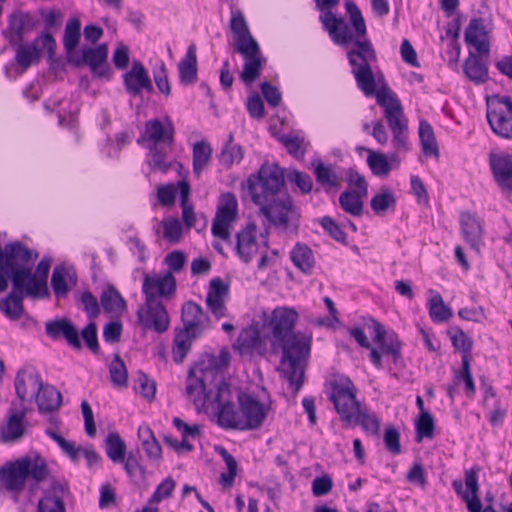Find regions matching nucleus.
<instances>
[{"label": "nucleus", "mask_w": 512, "mask_h": 512, "mask_svg": "<svg viewBox=\"0 0 512 512\" xmlns=\"http://www.w3.org/2000/svg\"><path fill=\"white\" fill-rule=\"evenodd\" d=\"M367 164L376 176H387L391 171L388 158L382 152L368 150Z\"/></svg>", "instance_id": "5fc2aeb1"}, {"label": "nucleus", "mask_w": 512, "mask_h": 512, "mask_svg": "<svg viewBox=\"0 0 512 512\" xmlns=\"http://www.w3.org/2000/svg\"><path fill=\"white\" fill-rule=\"evenodd\" d=\"M487 120L495 134L507 139L512 138V116H508L501 108H488Z\"/></svg>", "instance_id": "4c0bfd02"}, {"label": "nucleus", "mask_w": 512, "mask_h": 512, "mask_svg": "<svg viewBox=\"0 0 512 512\" xmlns=\"http://www.w3.org/2000/svg\"><path fill=\"white\" fill-rule=\"evenodd\" d=\"M374 95L376 96L377 103L385 111V118L391 131L407 127V122L403 116L402 105L397 95L390 90L384 80L379 89H375Z\"/></svg>", "instance_id": "2eb2a0df"}, {"label": "nucleus", "mask_w": 512, "mask_h": 512, "mask_svg": "<svg viewBox=\"0 0 512 512\" xmlns=\"http://www.w3.org/2000/svg\"><path fill=\"white\" fill-rule=\"evenodd\" d=\"M243 149L240 145H225L220 154V162L227 168L238 164L243 159Z\"/></svg>", "instance_id": "0e129e2a"}, {"label": "nucleus", "mask_w": 512, "mask_h": 512, "mask_svg": "<svg viewBox=\"0 0 512 512\" xmlns=\"http://www.w3.org/2000/svg\"><path fill=\"white\" fill-rule=\"evenodd\" d=\"M101 305L107 313H123L127 309L126 301L112 285L103 290L100 296Z\"/></svg>", "instance_id": "a19ab883"}, {"label": "nucleus", "mask_w": 512, "mask_h": 512, "mask_svg": "<svg viewBox=\"0 0 512 512\" xmlns=\"http://www.w3.org/2000/svg\"><path fill=\"white\" fill-rule=\"evenodd\" d=\"M298 317L299 315L294 308L285 306L275 308L266 324L267 329L270 331V344L273 345L281 339L296 333L295 325Z\"/></svg>", "instance_id": "9b49d317"}, {"label": "nucleus", "mask_w": 512, "mask_h": 512, "mask_svg": "<svg viewBox=\"0 0 512 512\" xmlns=\"http://www.w3.org/2000/svg\"><path fill=\"white\" fill-rule=\"evenodd\" d=\"M45 332L46 335L53 340L65 339L68 345L76 350L82 348L79 331L68 318H58L47 321L45 324Z\"/></svg>", "instance_id": "5701e85b"}, {"label": "nucleus", "mask_w": 512, "mask_h": 512, "mask_svg": "<svg viewBox=\"0 0 512 512\" xmlns=\"http://www.w3.org/2000/svg\"><path fill=\"white\" fill-rule=\"evenodd\" d=\"M65 481L53 479L50 487L44 491L37 505V512H65L64 496L68 492Z\"/></svg>", "instance_id": "bb28decb"}, {"label": "nucleus", "mask_w": 512, "mask_h": 512, "mask_svg": "<svg viewBox=\"0 0 512 512\" xmlns=\"http://www.w3.org/2000/svg\"><path fill=\"white\" fill-rule=\"evenodd\" d=\"M329 399L343 422H355L360 403L356 398V388L348 377L341 376L330 382Z\"/></svg>", "instance_id": "6e6552de"}, {"label": "nucleus", "mask_w": 512, "mask_h": 512, "mask_svg": "<svg viewBox=\"0 0 512 512\" xmlns=\"http://www.w3.org/2000/svg\"><path fill=\"white\" fill-rule=\"evenodd\" d=\"M174 133V125L169 118L166 119V124H163L160 119L154 118L145 123V133L142 138L138 139V143L148 140L152 143L151 146H158L160 143L171 145L174 142Z\"/></svg>", "instance_id": "c85d7f7f"}, {"label": "nucleus", "mask_w": 512, "mask_h": 512, "mask_svg": "<svg viewBox=\"0 0 512 512\" xmlns=\"http://www.w3.org/2000/svg\"><path fill=\"white\" fill-rule=\"evenodd\" d=\"M460 227L464 240L470 248L480 254L484 245V222L476 213L465 211L460 213Z\"/></svg>", "instance_id": "aec40b11"}, {"label": "nucleus", "mask_w": 512, "mask_h": 512, "mask_svg": "<svg viewBox=\"0 0 512 512\" xmlns=\"http://www.w3.org/2000/svg\"><path fill=\"white\" fill-rule=\"evenodd\" d=\"M41 45L48 53V61L50 62L51 69L57 70L62 62L60 59L55 58L57 43L55 38L50 33L41 35Z\"/></svg>", "instance_id": "774afa93"}, {"label": "nucleus", "mask_w": 512, "mask_h": 512, "mask_svg": "<svg viewBox=\"0 0 512 512\" xmlns=\"http://www.w3.org/2000/svg\"><path fill=\"white\" fill-rule=\"evenodd\" d=\"M24 413L14 414L10 417L7 427L2 431V439L4 442L16 441L24 434L23 427Z\"/></svg>", "instance_id": "13d9d810"}, {"label": "nucleus", "mask_w": 512, "mask_h": 512, "mask_svg": "<svg viewBox=\"0 0 512 512\" xmlns=\"http://www.w3.org/2000/svg\"><path fill=\"white\" fill-rule=\"evenodd\" d=\"M123 85L126 92L133 96H141L143 91L152 93L154 90L152 81L144 65L135 60L132 67L123 75Z\"/></svg>", "instance_id": "412c9836"}, {"label": "nucleus", "mask_w": 512, "mask_h": 512, "mask_svg": "<svg viewBox=\"0 0 512 512\" xmlns=\"http://www.w3.org/2000/svg\"><path fill=\"white\" fill-rule=\"evenodd\" d=\"M285 180L295 185L302 194L313 190V181L306 172L285 170L278 163H263L257 174L247 179V188L260 213L277 229L297 233L300 214L286 191Z\"/></svg>", "instance_id": "f257e3e1"}, {"label": "nucleus", "mask_w": 512, "mask_h": 512, "mask_svg": "<svg viewBox=\"0 0 512 512\" xmlns=\"http://www.w3.org/2000/svg\"><path fill=\"white\" fill-rule=\"evenodd\" d=\"M127 446L118 432H110L105 439L107 457L114 464H120L126 456Z\"/></svg>", "instance_id": "c03bdc74"}, {"label": "nucleus", "mask_w": 512, "mask_h": 512, "mask_svg": "<svg viewBox=\"0 0 512 512\" xmlns=\"http://www.w3.org/2000/svg\"><path fill=\"white\" fill-rule=\"evenodd\" d=\"M3 251V274L13 283L14 275L21 269H27L32 259V250L19 241L7 243Z\"/></svg>", "instance_id": "a211bd4d"}, {"label": "nucleus", "mask_w": 512, "mask_h": 512, "mask_svg": "<svg viewBox=\"0 0 512 512\" xmlns=\"http://www.w3.org/2000/svg\"><path fill=\"white\" fill-rule=\"evenodd\" d=\"M35 400L40 413H51L62 404V394L54 386L42 381V388L37 391Z\"/></svg>", "instance_id": "f704fd0d"}, {"label": "nucleus", "mask_w": 512, "mask_h": 512, "mask_svg": "<svg viewBox=\"0 0 512 512\" xmlns=\"http://www.w3.org/2000/svg\"><path fill=\"white\" fill-rule=\"evenodd\" d=\"M181 318L184 325L183 330L194 337L200 336L210 326L209 316L199 304L193 301H188L182 306Z\"/></svg>", "instance_id": "393cba45"}, {"label": "nucleus", "mask_w": 512, "mask_h": 512, "mask_svg": "<svg viewBox=\"0 0 512 512\" xmlns=\"http://www.w3.org/2000/svg\"><path fill=\"white\" fill-rule=\"evenodd\" d=\"M46 434L59 445L63 453L67 455L72 462L78 463L80 455H82L90 470L98 467L102 463V457L95 450L93 445L90 444L85 447L76 446L73 441L66 440L53 429H47Z\"/></svg>", "instance_id": "dca6fc26"}, {"label": "nucleus", "mask_w": 512, "mask_h": 512, "mask_svg": "<svg viewBox=\"0 0 512 512\" xmlns=\"http://www.w3.org/2000/svg\"><path fill=\"white\" fill-rule=\"evenodd\" d=\"M196 337L186 330L179 331L174 338L172 357L175 363H182L191 348L192 340Z\"/></svg>", "instance_id": "3c124183"}, {"label": "nucleus", "mask_w": 512, "mask_h": 512, "mask_svg": "<svg viewBox=\"0 0 512 512\" xmlns=\"http://www.w3.org/2000/svg\"><path fill=\"white\" fill-rule=\"evenodd\" d=\"M366 196L356 191H344L340 194L339 204L346 213L360 217L363 214L362 198Z\"/></svg>", "instance_id": "de8ad7c7"}, {"label": "nucleus", "mask_w": 512, "mask_h": 512, "mask_svg": "<svg viewBox=\"0 0 512 512\" xmlns=\"http://www.w3.org/2000/svg\"><path fill=\"white\" fill-rule=\"evenodd\" d=\"M138 437L141 440L142 447L147 457L153 461H161L162 448L149 426H140L138 428Z\"/></svg>", "instance_id": "79ce46f5"}, {"label": "nucleus", "mask_w": 512, "mask_h": 512, "mask_svg": "<svg viewBox=\"0 0 512 512\" xmlns=\"http://www.w3.org/2000/svg\"><path fill=\"white\" fill-rule=\"evenodd\" d=\"M361 425L364 431L373 435H378L380 431V420L374 413H370L367 409L362 410L361 407L355 413V422L352 425ZM351 426V424H349Z\"/></svg>", "instance_id": "864d4df0"}, {"label": "nucleus", "mask_w": 512, "mask_h": 512, "mask_svg": "<svg viewBox=\"0 0 512 512\" xmlns=\"http://www.w3.org/2000/svg\"><path fill=\"white\" fill-rule=\"evenodd\" d=\"M419 138L423 154L425 156H434L438 158L440 152L435 133L430 123L426 120L420 121Z\"/></svg>", "instance_id": "37998d69"}, {"label": "nucleus", "mask_w": 512, "mask_h": 512, "mask_svg": "<svg viewBox=\"0 0 512 512\" xmlns=\"http://www.w3.org/2000/svg\"><path fill=\"white\" fill-rule=\"evenodd\" d=\"M280 141L287 149L288 153L295 158H302L306 153L304 148V139L299 136L284 135Z\"/></svg>", "instance_id": "338daca9"}, {"label": "nucleus", "mask_w": 512, "mask_h": 512, "mask_svg": "<svg viewBox=\"0 0 512 512\" xmlns=\"http://www.w3.org/2000/svg\"><path fill=\"white\" fill-rule=\"evenodd\" d=\"M317 10L321 12L319 21L331 40L336 45H347L353 39V33L343 17L336 16L332 9L339 5L340 0H314Z\"/></svg>", "instance_id": "9d476101"}, {"label": "nucleus", "mask_w": 512, "mask_h": 512, "mask_svg": "<svg viewBox=\"0 0 512 512\" xmlns=\"http://www.w3.org/2000/svg\"><path fill=\"white\" fill-rule=\"evenodd\" d=\"M228 394L219 396L215 399V396L210 401L211 404H217V417L220 426L226 429H237L241 431L240 424V410L236 411L234 404L228 400Z\"/></svg>", "instance_id": "7c9ffc66"}, {"label": "nucleus", "mask_w": 512, "mask_h": 512, "mask_svg": "<svg viewBox=\"0 0 512 512\" xmlns=\"http://www.w3.org/2000/svg\"><path fill=\"white\" fill-rule=\"evenodd\" d=\"M212 158V147L205 141L196 142L193 146V173L199 178Z\"/></svg>", "instance_id": "a18cd8bd"}, {"label": "nucleus", "mask_w": 512, "mask_h": 512, "mask_svg": "<svg viewBox=\"0 0 512 512\" xmlns=\"http://www.w3.org/2000/svg\"><path fill=\"white\" fill-rule=\"evenodd\" d=\"M77 283L75 274H70L64 267L56 266L52 272L51 286L57 298H65Z\"/></svg>", "instance_id": "e433bc0d"}, {"label": "nucleus", "mask_w": 512, "mask_h": 512, "mask_svg": "<svg viewBox=\"0 0 512 512\" xmlns=\"http://www.w3.org/2000/svg\"><path fill=\"white\" fill-rule=\"evenodd\" d=\"M371 209L377 215L384 214L389 208H395L396 198L394 194L388 190L383 189L381 193L376 194L370 201Z\"/></svg>", "instance_id": "6e6d98bb"}, {"label": "nucleus", "mask_w": 512, "mask_h": 512, "mask_svg": "<svg viewBox=\"0 0 512 512\" xmlns=\"http://www.w3.org/2000/svg\"><path fill=\"white\" fill-rule=\"evenodd\" d=\"M179 81L184 85H192L197 81V47L190 44L185 56L178 63Z\"/></svg>", "instance_id": "72a5a7b5"}, {"label": "nucleus", "mask_w": 512, "mask_h": 512, "mask_svg": "<svg viewBox=\"0 0 512 512\" xmlns=\"http://www.w3.org/2000/svg\"><path fill=\"white\" fill-rule=\"evenodd\" d=\"M290 259L294 266L305 275H311L315 267V257L312 249L301 242H297L290 252Z\"/></svg>", "instance_id": "c9c22d12"}, {"label": "nucleus", "mask_w": 512, "mask_h": 512, "mask_svg": "<svg viewBox=\"0 0 512 512\" xmlns=\"http://www.w3.org/2000/svg\"><path fill=\"white\" fill-rule=\"evenodd\" d=\"M50 267L51 261L43 258L38 263L34 274L28 266L27 269H21L14 275L12 291L0 300V310L8 318L17 320L22 316L25 297L42 299L49 296L47 280Z\"/></svg>", "instance_id": "20e7f679"}, {"label": "nucleus", "mask_w": 512, "mask_h": 512, "mask_svg": "<svg viewBox=\"0 0 512 512\" xmlns=\"http://www.w3.org/2000/svg\"><path fill=\"white\" fill-rule=\"evenodd\" d=\"M490 168L495 182L505 193H512V156L510 154H490Z\"/></svg>", "instance_id": "cd10ccee"}, {"label": "nucleus", "mask_w": 512, "mask_h": 512, "mask_svg": "<svg viewBox=\"0 0 512 512\" xmlns=\"http://www.w3.org/2000/svg\"><path fill=\"white\" fill-rule=\"evenodd\" d=\"M38 24L39 20L30 12L15 10L10 14L8 25L3 30L2 35L14 47L16 44L22 43L25 35L32 32Z\"/></svg>", "instance_id": "f3484780"}, {"label": "nucleus", "mask_w": 512, "mask_h": 512, "mask_svg": "<svg viewBox=\"0 0 512 512\" xmlns=\"http://www.w3.org/2000/svg\"><path fill=\"white\" fill-rule=\"evenodd\" d=\"M238 212L236 196L226 192L221 196V203L218 206L213 219L212 234L224 241L230 240V224L235 221Z\"/></svg>", "instance_id": "ddd939ff"}, {"label": "nucleus", "mask_w": 512, "mask_h": 512, "mask_svg": "<svg viewBox=\"0 0 512 512\" xmlns=\"http://www.w3.org/2000/svg\"><path fill=\"white\" fill-rule=\"evenodd\" d=\"M463 70L465 75L475 84H482L488 79L487 65L472 52L465 60Z\"/></svg>", "instance_id": "ea45409f"}, {"label": "nucleus", "mask_w": 512, "mask_h": 512, "mask_svg": "<svg viewBox=\"0 0 512 512\" xmlns=\"http://www.w3.org/2000/svg\"><path fill=\"white\" fill-rule=\"evenodd\" d=\"M479 467H472L470 470L465 472V485L467 491L463 490V483L461 480H454L452 485L458 496H461L467 503V509L469 512H480L481 511V500L479 498V484H478V473Z\"/></svg>", "instance_id": "4be33fe9"}, {"label": "nucleus", "mask_w": 512, "mask_h": 512, "mask_svg": "<svg viewBox=\"0 0 512 512\" xmlns=\"http://www.w3.org/2000/svg\"><path fill=\"white\" fill-rule=\"evenodd\" d=\"M215 451L223 458L227 465L228 472L221 474V482L225 486H232L237 475V461L223 446H216Z\"/></svg>", "instance_id": "4d7b16f0"}, {"label": "nucleus", "mask_w": 512, "mask_h": 512, "mask_svg": "<svg viewBox=\"0 0 512 512\" xmlns=\"http://www.w3.org/2000/svg\"><path fill=\"white\" fill-rule=\"evenodd\" d=\"M257 226L249 223L236 234V253L244 263H249L258 251Z\"/></svg>", "instance_id": "c756f323"}, {"label": "nucleus", "mask_w": 512, "mask_h": 512, "mask_svg": "<svg viewBox=\"0 0 512 512\" xmlns=\"http://www.w3.org/2000/svg\"><path fill=\"white\" fill-rule=\"evenodd\" d=\"M238 404L241 431L260 428L266 419L267 408L256 397L246 393H239Z\"/></svg>", "instance_id": "4468645a"}, {"label": "nucleus", "mask_w": 512, "mask_h": 512, "mask_svg": "<svg viewBox=\"0 0 512 512\" xmlns=\"http://www.w3.org/2000/svg\"><path fill=\"white\" fill-rule=\"evenodd\" d=\"M42 378L32 366H24L17 371L14 386L17 397L22 401H32L39 388H42Z\"/></svg>", "instance_id": "6ab92c4d"}, {"label": "nucleus", "mask_w": 512, "mask_h": 512, "mask_svg": "<svg viewBox=\"0 0 512 512\" xmlns=\"http://www.w3.org/2000/svg\"><path fill=\"white\" fill-rule=\"evenodd\" d=\"M230 29L234 34V50H237V48L241 46H249L251 42L258 43L257 40L252 36L244 14L240 10H232Z\"/></svg>", "instance_id": "473e14b6"}, {"label": "nucleus", "mask_w": 512, "mask_h": 512, "mask_svg": "<svg viewBox=\"0 0 512 512\" xmlns=\"http://www.w3.org/2000/svg\"><path fill=\"white\" fill-rule=\"evenodd\" d=\"M371 330L370 334L372 340L376 343L380 350L372 347L370 350V361L377 368L382 369V354L391 356L395 364L401 359V348L402 343L398 338V335L393 331H386L383 325L371 319V325H368Z\"/></svg>", "instance_id": "1a4fd4ad"}, {"label": "nucleus", "mask_w": 512, "mask_h": 512, "mask_svg": "<svg viewBox=\"0 0 512 512\" xmlns=\"http://www.w3.org/2000/svg\"><path fill=\"white\" fill-rule=\"evenodd\" d=\"M418 441L422 438L431 439L434 436V419L430 413H420L415 423Z\"/></svg>", "instance_id": "e2e57ef3"}, {"label": "nucleus", "mask_w": 512, "mask_h": 512, "mask_svg": "<svg viewBox=\"0 0 512 512\" xmlns=\"http://www.w3.org/2000/svg\"><path fill=\"white\" fill-rule=\"evenodd\" d=\"M46 460L39 454L26 455L13 462H8L0 469V481L6 490L19 493L24 490L26 480L42 482L48 476Z\"/></svg>", "instance_id": "423d86ee"}, {"label": "nucleus", "mask_w": 512, "mask_h": 512, "mask_svg": "<svg viewBox=\"0 0 512 512\" xmlns=\"http://www.w3.org/2000/svg\"><path fill=\"white\" fill-rule=\"evenodd\" d=\"M230 352L221 349L219 355L205 353L189 369L186 384V395L195 405H205L215 396L229 393V384L223 376V369L229 365Z\"/></svg>", "instance_id": "f03ea898"}, {"label": "nucleus", "mask_w": 512, "mask_h": 512, "mask_svg": "<svg viewBox=\"0 0 512 512\" xmlns=\"http://www.w3.org/2000/svg\"><path fill=\"white\" fill-rule=\"evenodd\" d=\"M176 289V279L171 271L144 276L142 293L145 296V302L137 311V320L143 329L154 330L157 333L168 330L170 324L168 312L157 298L173 297Z\"/></svg>", "instance_id": "7ed1b4c3"}, {"label": "nucleus", "mask_w": 512, "mask_h": 512, "mask_svg": "<svg viewBox=\"0 0 512 512\" xmlns=\"http://www.w3.org/2000/svg\"><path fill=\"white\" fill-rule=\"evenodd\" d=\"M362 37L354 38L351 42L355 48L347 52V59L351 66V72L356 80L357 87L365 96H372L375 93L376 79L371 68V62L377 60L375 49L368 39Z\"/></svg>", "instance_id": "0eeeda50"}, {"label": "nucleus", "mask_w": 512, "mask_h": 512, "mask_svg": "<svg viewBox=\"0 0 512 512\" xmlns=\"http://www.w3.org/2000/svg\"><path fill=\"white\" fill-rule=\"evenodd\" d=\"M447 333L450 336L453 347L462 352V360L464 357L469 358L473 346L472 339L457 326L451 327Z\"/></svg>", "instance_id": "603ef678"}, {"label": "nucleus", "mask_w": 512, "mask_h": 512, "mask_svg": "<svg viewBox=\"0 0 512 512\" xmlns=\"http://www.w3.org/2000/svg\"><path fill=\"white\" fill-rule=\"evenodd\" d=\"M260 343V336L257 330L244 329L236 340V346L241 353L255 349Z\"/></svg>", "instance_id": "680f3d73"}, {"label": "nucleus", "mask_w": 512, "mask_h": 512, "mask_svg": "<svg viewBox=\"0 0 512 512\" xmlns=\"http://www.w3.org/2000/svg\"><path fill=\"white\" fill-rule=\"evenodd\" d=\"M41 42V36L37 37L32 43L16 44L15 47V61L23 69H28L32 64H38L40 62V49L37 46L38 42Z\"/></svg>", "instance_id": "58836bf2"}, {"label": "nucleus", "mask_w": 512, "mask_h": 512, "mask_svg": "<svg viewBox=\"0 0 512 512\" xmlns=\"http://www.w3.org/2000/svg\"><path fill=\"white\" fill-rule=\"evenodd\" d=\"M81 37V22L78 18L74 17L68 20L65 26L63 45L68 55H72Z\"/></svg>", "instance_id": "09e8293b"}, {"label": "nucleus", "mask_w": 512, "mask_h": 512, "mask_svg": "<svg viewBox=\"0 0 512 512\" xmlns=\"http://www.w3.org/2000/svg\"><path fill=\"white\" fill-rule=\"evenodd\" d=\"M465 41L468 45L473 46L481 56L489 55L490 44L482 18L471 19L465 30Z\"/></svg>", "instance_id": "2f4dec72"}, {"label": "nucleus", "mask_w": 512, "mask_h": 512, "mask_svg": "<svg viewBox=\"0 0 512 512\" xmlns=\"http://www.w3.org/2000/svg\"><path fill=\"white\" fill-rule=\"evenodd\" d=\"M345 8L349 15L350 22L355 29L357 37H365L367 28L362 13L356 3L352 0H346Z\"/></svg>", "instance_id": "bf43d9fd"}, {"label": "nucleus", "mask_w": 512, "mask_h": 512, "mask_svg": "<svg viewBox=\"0 0 512 512\" xmlns=\"http://www.w3.org/2000/svg\"><path fill=\"white\" fill-rule=\"evenodd\" d=\"M111 382L114 386L125 387L127 386V369L124 361L119 354H115L109 367Z\"/></svg>", "instance_id": "052dcab7"}, {"label": "nucleus", "mask_w": 512, "mask_h": 512, "mask_svg": "<svg viewBox=\"0 0 512 512\" xmlns=\"http://www.w3.org/2000/svg\"><path fill=\"white\" fill-rule=\"evenodd\" d=\"M108 46L102 43L95 48L83 49L82 57L75 58L73 55L67 56V61L76 67L86 64L90 67L94 76L98 78H111V68L107 63Z\"/></svg>", "instance_id": "f8f14e48"}, {"label": "nucleus", "mask_w": 512, "mask_h": 512, "mask_svg": "<svg viewBox=\"0 0 512 512\" xmlns=\"http://www.w3.org/2000/svg\"><path fill=\"white\" fill-rule=\"evenodd\" d=\"M429 316L436 323L446 322L453 316L452 309L444 303L439 293L429 300Z\"/></svg>", "instance_id": "8fccbe9b"}, {"label": "nucleus", "mask_w": 512, "mask_h": 512, "mask_svg": "<svg viewBox=\"0 0 512 512\" xmlns=\"http://www.w3.org/2000/svg\"><path fill=\"white\" fill-rule=\"evenodd\" d=\"M244 57L243 70L240 74L241 80L249 85L257 80L262 69V55L258 43H250L249 46L239 47L235 50Z\"/></svg>", "instance_id": "b1692460"}, {"label": "nucleus", "mask_w": 512, "mask_h": 512, "mask_svg": "<svg viewBox=\"0 0 512 512\" xmlns=\"http://www.w3.org/2000/svg\"><path fill=\"white\" fill-rule=\"evenodd\" d=\"M314 174L317 183L326 191L340 187V179L332 166H326L319 161L317 164H314Z\"/></svg>", "instance_id": "49530a36"}, {"label": "nucleus", "mask_w": 512, "mask_h": 512, "mask_svg": "<svg viewBox=\"0 0 512 512\" xmlns=\"http://www.w3.org/2000/svg\"><path fill=\"white\" fill-rule=\"evenodd\" d=\"M229 296V284L221 278L216 277L210 280L209 289L206 296V305L208 310L216 319L228 316L225 299Z\"/></svg>", "instance_id": "a878e982"}, {"label": "nucleus", "mask_w": 512, "mask_h": 512, "mask_svg": "<svg viewBox=\"0 0 512 512\" xmlns=\"http://www.w3.org/2000/svg\"><path fill=\"white\" fill-rule=\"evenodd\" d=\"M153 78L158 90L165 96L171 94V86L168 80V72L166 65L160 61L153 69Z\"/></svg>", "instance_id": "69168bd1"}, {"label": "nucleus", "mask_w": 512, "mask_h": 512, "mask_svg": "<svg viewBox=\"0 0 512 512\" xmlns=\"http://www.w3.org/2000/svg\"><path fill=\"white\" fill-rule=\"evenodd\" d=\"M312 335L297 331L271 345L273 351H281L279 371L288 382L294 396L305 382V370L310 358Z\"/></svg>", "instance_id": "39448f33"}]
</instances>
